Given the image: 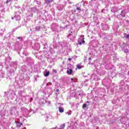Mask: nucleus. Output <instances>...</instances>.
Listing matches in <instances>:
<instances>
[{
	"mask_svg": "<svg viewBox=\"0 0 129 129\" xmlns=\"http://www.w3.org/2000/svg\"><path fill=\"white\" fill-rule=\"evenodd\" d=\"M10 66H11L12 69L10 71L11 73H14L15 71L17 70V67H18V64L16 61H12L10 63Z\"/></svg>",
	"mask_w": 129,
	"mask_h": 129,
	"instance_id": "f257e3e1",
	"label": "nucleus"
},
{
	"mask_svg": "<svg viewBox=\"0 0 129 129\" xmlns=\"http://www.w3.org/2000/svg\"><path fill=\"white\" fill-rule=\"evenodd\" d=\"M10 113L12 115H18V111H17V108L13 107L10 110Z\"/></svg>",
	"mask_w": 129,
	"mask_h": 129,
	"instance_id": "f03ea898",
	"label": "nucleus"
},
{
	"mask_svg": "<svg viewBox=\"0 0 129 129\" xmlns=\"http://www.w3.org/2000/svg\"><path fill=\"white\" fill-rule=\"evenodd\" d=\"M74 67L73 66H71V69L69 68H68L67 73L68 75H73V69Z\"/></svg>",
	"mask_w": 129,
	"mask_h": 129,
	"instance_id": "7ed1b4c3",
	"label": "nucleus"
},
{
	"mask_svg": "<svg viewBox=\"0 0 129 129\" xmlns=\"http://www.w3.org/2000/svg\"><path fill=\"white\" fill-rule=\"evenodd\" d=\"M68 37L69 38H71L72 40V39H74V38L75 37V31H70V33L69 34V35H68Z\"/></svg>",
	"mask_w": 129,
	"mask_h": 129,
	"instance_id": "20e7f679",
	"label": "nucleus"
},
{
	"mask_svg": "<svg viewBox=\"0 0 129 129\" xmlns=\"http://www.w3.org/2000/svg\"><path fill=\"white\" fill-rule=\"evenodd\" d=\"M46 102V100H45L44 98H41L40 99H39L38 103L40 104V106H44Z\"/></svg>",
	"mask_w": 129,
	"mask_h": 129,
	"instance_id": "39448f33",
	"label": "nucleus"
},
{
	"mask_svg": "<svg viewBox=\"0 0 129 129\" xmlns=\"http://www.w3.org/2000/svg\"><path fill=\"white\" fill-rule=\"evenodd\" d=\"M120 10H121V9L118 8V7H114L112 8V9H111V13H117L118 11H120Z\"/></svg>",
	"mask_w": 129,
	"mask_h": 129,
	"instance_id": "423d86ee",
	"label": "nucleus"
},
{
	"mask_svg": "<svg viewBox=\"0 0 129 129\" xmlns=\"http://www.w3.org/2000/svg\"><path fill=\"white\" fill-rule=\"evenodd\" d=\"M58 28H59V25L53 23L51 25V28L53 31H56Z\"/></svg>",
	"mask_w": 129,
	"mask_h": 129,
	"instance_id": "0eeeda50",
	"label": "nucleus"
},
{
	"mask_svg": "<svg viewBox=\"0 0 129 129\" xmlns=\"http://www.w3.org/2000/svg\"><path fill=\"white\" fill-rule=\"evenodd\" d=\"M78 41L80 45H82V44H84V43H85V41H84V38H79Z\"/></svg>",
	"mask_w": 129,
	"mask_h": 129,
	"instance_id": "6e6552de",
	"label": "nucleus"
},
{
	"mask_svg": "<svg viewBox=\"0 0 129 129\" xmlns=\"http://www.w3.org/2000/svg\"><path fill=\"white\" fill-rule=\"evenodd\" d=\"M47 94H49L50 95H51V94H52V88H48L47 89Z\"/></svg>",
	"mask_w": 129,
	"mask_h": 129,
	"instance_id": "1a4fd4ad",
	"label": "nucleus"
},
{
	"mask_svg": "<svg viewBox=\"0 0 129 129\" xmlns=\"http://www.w3.org/2000/svg\"><path fill=\"white\" fill-rule=\"evenodd\" d=\"M12 60V57L11 56H9V55L6 58L5 61L6 63H10V61Z\"/></svg>",
	"mask_w": 129,
	"mask_h": 129,
	"instance_id": "9d476101",
	"label": "nucleus"
},
{
	"mask_svg": "<svg viewBox=\"0 0 129 129\" xmlns=\"http://www.w3.org/2000/svg\"><path fill=\"white\" fill-rule=\"evenodd\" d=\"M34 47L35 50H39V49H40V44L38 43H35Z\"/></svg>",
	"mask_w": 129,
	"mask_h": 129,
	"instance_id": "9b49d317",
	"label": "nucleus"
},
{
	"mask_svg": "<svg viewBox=\"0 0 129 129\" xmlns=\"http://www.w3.org/2000/svg\"><path fill=\"white\" fill-rule=\"evenodd\" d=\"M14 19H15L16 21H20L21 20V16L20 15H15Z\"/></svg>",
	"mask_w": 129,
	"mask_h": 129,
	"instance_id": "f8f14e48",
	"label": "nucleus"
},
{
	"mask_svg": "<svg viewBox=\"0 0 129 129\" xmlns=\"http://www.w3.org/2000/svg\"><path fill=\"white\" fill-rule=\"evenodd\" d=\"M44 75L45 77H48V76L50 75V72L46 71L44 73Z\"/></svg>",
	"mask_w": 129,
	"mask_h": 129,
	"instance_id": "ddd939ff",
	"label": "nucleus"
},
{
	"mask_svg": "<svg viewBox=\"0 0 129 129\" xmlns=\"http://www.w3.org/2000/svg\"><path fill=\"white\" fill-rule=\"evenodd\" d=\"M27 62L29 63H31L32 62V57H28L26 58Z\"/></svg>",
	"mask_w": 129,
	"mask_h": 129,
	"instance_id": "4468645a",
	"label": "nucleus"
},
{
	"mask_svg": "<svg viewBox=\"0 0 129 129\" xmlns=\"http://www.w3.org/2000/svg\"><path fill=\"white\" fill-rule=\"evenodd\" d=\"M54 0H45V4H47L48 5V4H50V3H52Z\"/></svg>",
	"mask_w": 129,
	"mask_h": 129,
	"instance_id": "2eb2a0df",
	"label": "nucleus"
},
{
	"mask_svg": "<svg viewBox=\"0 0 129 129\" xmlns=\"http://www.w3.org/2000/svg\"><path fill=\"white\" fill-rule=\"evenodd\" d=\"M22 125H23V123H21L20 122H17V126L18 127H21V126H22Z\"/></svg>",
	"mask_w": 129,
	"mask_h": 129,
	"instance_id": "dca6fc26",
	"label": "nucleus"
},
{
	"mask_svg": "<svg viewBox=\"0 0 129 129\" xmlns=\"http://www.w3.org/2000/svg\"><path fill=\"white\" fill-rule=\"evenodd\" d=\"M18 94L20 97H22L23 96V91H19L18 92Z\"/></svg>",
	"mask_w": 129,
	"mask_h": 129,
	"instance_id": "f3484780",
	"label": "nucleus"
},
{
	"mask_svg": "<svg viewBox=\"0 0 129 129\" xmlns=\"http://www.w3.org/2000/svg\"><path fill=\"white\" fill-rule=\"evenodd\" d=\"M58 109H59V112H61V113L64 112V109H63L62 108H61V107H59Z\"/></svg>",
	"mask_w": 129,
	"mask_h": 129,
	"instance_id": "a211bd4d",
	"label": "nucleus"
},
{
	"mask_svg": "<svg viewBox=\"0 0 129 129\" xmlns=\"http://www.w3.org/2000/svg\"><path fill=\"white\" fill-rule=\"evenodd\" d=\"M35 30L36 31H40V30H41V27L40 26H37L36 27H35Z\"/></svg>",
	"mask_w": 129,
	"mask_h": 129,
	"instance_id": "6ab92c4d",
	"label": "nucleus"
},
{
	"mask_svg": "<svg viewBox=\"0 0 129 129\" xmlns=\"http://www.w3.org/2000/svg\"><path fill=\"white\" fill-rule=\"evenodd\" d=\"M87 106V104L85 103L83 105V109H85V108Z\"/></svg>",
	"mask_w": 129,
	"mask_h": 129,
	"instance_id": "aec40b11",
	"label": "nucleus"
},
{
	"mask_svg": "<svg viewBox=\"0 0 129 129\" xmlns=\"http://www.w3.org/2000/svg\"><path fill=\"white\" fill-rule=\"evenodd\" d=\"M64 127H65V124H63L60 125V127L59 128V129H64Z\"/></svg>",
	"mask_w": 129,
	"mask_h": 129,
	"instance_id": "412c9836",
	"label": "nucleus"
},
{
	"mask_svg": "<svg viewBox=\"0 0 129 129\" xmlns=\"http://www.w3.org/2000/svg\"><path fill=\"white\" fill-rule=\"evenodd\" d=\"M124 37L126 39H129V34L125 35V33H124Z\"/></svg>",
	"mask_w": 129,
	"mask_h": 129,
	"instance_id": "4be33fe9",
	"label": "nucleus"
},
{
	"mask_svg": "<svg viewBox=\"0 0 129 129\" xmlns=\"http://www.w3.org/2000/svg\"><path fill=\"white\" fill-rule=\"evenodd\" d=\"M122 13H123V11H121V13L120 14V16H122V17H123V18H124V17H125V15H122Z\"/></svg>",
	"mask_w": 129,
	"mask_h": 129,
	"instance_id": "5701e85b",
	"label": "nucleus"
},
{
	"mask_svg": "<svg viewBox=\"0 0 129 129\" xmlns=\"http://www.w3.org/2000/svg\"><path fill=\"white\" fill-rule=\"evenodd\" d=\"M52 85V83L49 82L46 84V86H51Z\"/></svg>",
	"mask_w": 129,
	"mask_h": 129,
	"instance_id": "b1692460",
	"label": "nucleus"
},
{
	"mask_svg": "<svg viewBox=\"0 0 129 129\" xmlns=\"http://www.w3.org/2000/svg\"><path fill=\"white\" fill-rule=\"evenodd\" d=\"M77 68H78V69H81V68H82L81 67V66H80V64H78V65L77 66Z\"/></svg>",
	"mask_w": 129,
	"mask_h": 129,
	"instance_id": "393cba45",
	"label": "nucleus"
},
{
	"mask_svg": "<svg viewBox=\"0 0 129 129\" xmlns=\"http://www.w3.org/2000/svg\"><path fill=\"white\" fill-rule=\"evenodd\" d=\"M124 53H128V49L126 48L124 50Z\"/></svg>",
	"mask_w": 129,
	"mask_h": 129,
	"instance_id": "a878e982",
	"label": "nucleus"
},
{
	"mask_svg": "<svg viewBox=\"0 0 129 129\" xmlns=\"http://www.w3.org/2000/svg\"><path fill=\"white\" fill-rule=\"evenodd\" d=\"M77 11H81V9H80V8H79V7H77Z\"/></svg>",
	"mask_w": 129,
	"mask_h": 129,
	"instance_id": "bb28decb",
	"label": "nucleus"
},
{
	"mask_svg": "<svg viewBox=\"0 0 129 129\" xmlns=\"http://www.w3.org/2000/svg\"><path fill=\"white\" fill-rule=\"evenodd\" d=\"M39 78V75H37L35 76V80L37 79V78Z\"/></svg>",
	"mask_w": 129,
	"mask_h": 129,
	"instance_id": "cd10ccee",
	"label": "nucleus"
},
{
	"mask_svg": "<svg viewBox=\"0 0 129 129\" xmlns=\"http://www.w3.org/2000/svg\"><path fill=\"white\" fill-rule=\"evenodd\" d=\"M13 0H7V4H8V3H10V2H12Z\"/></svg>",
	"mask_w": 129,
	"mask_h": 129,
	"instance_id": "c85d7f7f",
	"label": "nucleus"
},
{
	"mask_svg": "<svg viewBox=\"0 0 129 129\" xmlns=\"http://www.w3.org/2000/svg\"><path fill=\"white\" fill-rule=\"evenodd\" d=\"M71 60H72V59L71 58H68V61H71Z\"/></svg>",
	"mask_w": 129,
	"mask_h": 129,
	"instance_id": "c756f323",
	"label": "nucleus"
},
{
	"mask_svg": "<svg viewBox=\"0 0 129 129\" xmlns=\"http://www.w3.org/2000/svg\"><path fill=\"white\" fill-rule=\"evenodd\" d=\"M16 9H20V7L18 6V7H15Z\"/></svg>",
	"mask_w": 129,
	"mask_h": 129,
	"instance_id": "7c9ffc66",
	"label": "nucleus"
},
{
	"mask_svg": "<svg viewBox=\"0 0 129 129\" xmlns=\"http://www.w3.org/2000/svg\"><path fill=\"white\" fill-rule=\"evenodd\" d=\"M66 114H67V113H68V115H70V114H71V113H68V112H66Z\"/></svg>",
	"mask_w": 129,
	"mask_h": 129,
	"instance_id": "2f4dec72",
	"label": "nucleus"
},
{
	"mask_svg": "<svg viewBox=\"0 0 129 129\" xmlns=\"http://www.w3.org/2000/svg\"><path fill=\"white\" fill-rule=\"evenodd\" d=\"M4 77V76L0 75V78H3Z\"/></svg>",
	"mask_w": 129,
	"mask_h": 129,
	"instance_id": "473e14b6",
	"label": "nucleus"
},
{
	"mask_svg": "<svg viewBox=\"0 0 129 129\" xmlns=\"http://www.w3.org/2000/svg\"><path fill=\"white\" fill-rule=\"evenodd\" d=\"M17 39H22V37H17Z\"/></svg>",
	"mask_w": 129,
	"mask_h": 129,
	"instance_id": "72a5a7b5",
	"label": "nucleus"
},
{
	"mask_svg": "<svg viewBox=\"0 0 129 129\" xmlns=\"http://www.w3.org/2000/svg\"><path fill=\"white\" fill-rule=\"evenodd\" d=\"M89 61H91V57H89Z\"/></svg>",
	"mask_w": 129,
	"mask_h": 129,
	"instance_id": "f704fd0d",
	"label": "nucleus"
},
{
	"mask_svg": "<svg viewBox=\"0 0 129 129\" xmlns=\"http://www.w3.org/2000/svg\"><path fill=\"white\" fill-rule=\"evenodd\" d=\"M21 49V47H20L18 48V50H20Z\"/></svg>",
	"mask_w": 129,
	"mask_h": 129,
	"instance_id": "c9c22d12",
	"label": "nucleus"
},
{
	"mask_svg": "<svg viewBox=\"0 0 129 129\" xmlns=\"http://www.w3.org/2000/svg\"><path fill=\"white\" fill-rule=\"evenodd\" d=\"M56 92H59V89H56Z\"/></svg>",
	"mask_w": 129,
	"mask_h": 129,
	"instance_id": "e433bc0d",
	"label": "nucleus"
},
{
	"mask_svg": "<svg viewBox=\"0 0 129 129\" xmlns=\"http://www.w3.org/2000/svg\"><path fill=\"white\" fill-rule=\"evenodd\" d=\"M71 80H72V81H73V80H74V78H71Z\"/></svg>",
	"mask_w": 129,
	"mask_h": 129,
	"instance_id": "4c0bfd02",
	"label": "nucleus"
},
{
	"mask_svg": "<svg viewBox=\"0 0 129 129\" xmlns=\"http://www.w3.org/2000/svg\"><path fill=\"white\" fill-rule=\"evenodd\" d=\"M15 31H16V29H13L12 32H14Z\"/></svg>",
	"mask_w": 129,
	"mask_h": 129,
	"instance_id": "58836bf2",
	"label": "nucleus"
},
{
	"mask_svg": "<svg viewBox=\"0 0 129 129\" xmlns=\"http://www.w3.org/2000/svg\"><path fill=\"white\" fill-rule=\"evenodd\" d=\"M11 36H12V35H10L9 36V38H11Z\"/></svg>",
	"mask_w": 129,
	"mask_h": 129,
	"instance_id": "ea45409f",
	"label": "nucleus"
},
{
	"mask_svg": "<svg viewBox=\"0 0 129 129\" xmlns=\"http://www.w3.org/2000/svg\"><path fill=\"white\" fill-rule=\"evenodd\" d=\"M15 122H16V123H18V121H15Z\"/></svg>",
	"mask_w": 129,
	"mask_h": 129,
	"instance_id": "a19ab883",
	"label": "nucleus"
},
{
	"mask_svg": "<svg viewBox=\"0 0 129 129\" xmlns=\"http://www.w3.org/2000/svg\"><path fill=\"white\" fill-rule=\"evenodd\" d=\"M12 20H14V17H12Z\"/></svg>",
	"mask_w": 129,
	"mask_h": 129,
	"instance_id": "79ce46f5",
	"label": "nucleus"
},
{
	"mask_svg": "<svg viewBox=\"0 0 129 129\" xmlns=\"http://www.w3.org/2000/svg\"><path fill=\"white\" fill-rule=\"evenodd\" d=\"M87 103H89V101H87Z\"/></svg>",
	"mask_w": 129,
	"mask_h": 129,
	"instance_id": "37998d69",
	"label": "nucleus"
},
{
	"mask_svg": "<svg viewBox=\"0 0 129 129\" xmlns=\"http://www.w3.org/2000/svg\"><path fill=\"white\" fill-rule=\"evenodd\" d=\"M48 103H49V104L51 103V102H49Z\"/></svg>",
	"mask_w": 129,
	"mask_h": 129,
	"instance_id": "c03bdc74",
	"label": "nucleus"
},
{
	"mask_svg": "<svg viewBox=\"0 0 129 129\" xmlns=\"http://www.w3.org/2000/svg\"><path fill=\"white\" fill-rule=\"evenodd\" d=\"M69 4H71V3L69 2Z\"/></svg>",
	"mask_w": 129,
	"mask_h": 129,
	"instance_id": "a18cd8bd",
	"label": "nucleus"
},
{
	"mask_svg": "<svg viewBox=\"0 0 129 129\" xmlns=\"http://www.w3.org/2000/svg\"><path fill=\"white\" fill-rule=\"evenodd\" d=\"M1 31H3V29H1Z\"/></svg>",
	"mask_w": 129,
	"mask_h": 129,
	"instance_id": "49530a36",
	"label": "nucleus"
}]
</instances>
